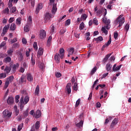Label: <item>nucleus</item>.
Here are the masks:
<instances>
[{
  "mask_svg": "<svg viewBox=\"0 0 131 131\" xmlns=\"http://www.w3.org/2000/svg\"><path fill=\"white\" fill-rule=\"evenodd\" d=\"M29 102V97L27 96L25 97L24 96H21L19 101L20 103V108L21 110H23V108H24V105H26L27 103Z\"/></svg>",
  "mask_w": 131,
  "mask_h": 131,
  "instance_id": "obj_1",
  "label": "nucleus"
},
{
  "mask_svg": "<svg viewBox=\"0 0 131 131\" xmlns=\"http://www.w3.org/2000/svg\"><path fill=\"white\" fill-rule=\"evenodd\" d=\"M64 49L61 48L59 50L60 54L59 53H56L55 55L54 60L57 63H60V59H61H61H63V57H64Z\"/></svg>",
  "mask_w": 131,
  "mask_h": 131,
  "instance_id": "obj_2",
  "label": "nucleus"
},
{
  "mask_svg": "<svg viewBox=\"0 0 131 131\" xmlns=\"http://www.w3.org/2000/svg\"><path fill=\"white\" fill-rule=\"evenodd\" d=\"M104 10V16H106L107 15V9L104 8L99 9L98 6H96L94 8V14H96L97 16H99L101 17V14L103 13V11Z\"/></svg>",
  "mask_w": 131,
  "mask_h": 131,
  "instance_id": "obj_3",
  "label": "nucleus"
},
{
  "mask_svg": "<svg viewBox=\"0 0 131 131\" xmlns=\"http://www.w3.org/2000/svg\"><path fill=\"white\" fill-rule=\"evenodd\" d=\"M12 116V113L9 111L8 110H5L3 112V117L5 121H8V120L10 119Z\"/></svg>",
  "mask_w": 131,
  "mask_h": 131,
  "instance_id": "obj_4",
  "label": "nucleus"
},
{
  "mask_svg": "<svg viewBox=\"0 0 131 131\" xmlns=\"http://www.w3.org/2000/svg\"><path fill=\"white\" fill-rule=\"evenodd\" d=\"M116 22L117 24H119L118 27L120 28L122 26V25L124 23L125 20L124 17H123V15H120L116 20Z\"/></svg>",
  "mask_w": 131,
  "mask_h": 131,
  "instance_id": "obj_5",
  "label": "nucleus"
},
{
  "mask_svg": "<svg viewBox=\"0 0 131 131\" xmlns=\"http://www.w3.org/2000/svg\"><path fill=\"white\" fill-rule=\"evenodd\" d=\"M13 80H14V76H10L6 78V81L5 82V84L4 85L5 89H7L9 86V84L12 82Z\"/></svg>",
  "mask_w": 131,
  "mask_h": 131,
  "instance_id": "obj_6",
  "label": "nucleus"
},
{
  "mask_svg": "<svg viewBox=\"0 0 131 131\" xmlns=\"http://www.w3.org/2000/svg\"><path fill=\"white\" fill-rule=\"evenodd\" d=\"M102 20H103V22H104L105 25H106L105 26L106 29L107 30L110 29V27H111V26H110V23H111L110 19H107V18H106L105 17H104Z\"/></svg>",
  "mask_w": 131,
  "mask_h": 131,
  "instance_id": "obj_7",
  "label": "nucleus"
},
{
  "mask_svg": "<svg viewBox=\"0 0 131 131\" xmlns=\"http://www.w3.org/2000/svg\"><path fill=\"white\" fill-rule=\"evenodd\" d=\"M54 17V15L52 14H50V13L47 12L46 14H45L44 17V21L45 22L47 23L49 20L51 19V18H53Z\"/></svg>",
  "mask_w": 131,
  "mask_h": 131,
  "instance_id": "obj_8",
  "label": "nucleus"
},
{
  "mask_svg": "<svg viewBox=\"0 0 131 131\" xmlns=\"http://www.w3.org/2000/svg\"><path fill=\"white\" fill-rule=\"evenodd\" d=\"M9 28H10V24H8L4 26L3 30V32L1 34L2 36H4L5 34H6L7 32H8V30H9Z\"/></svg>",
  "mask_w": 131,
  "mask_h": 131,
  "instance_id": "obj_9",
  "label": "nucleus"
},
{
  "mask_svg": "<svg viewBox=\"0 0 131 131\" xmlns=\"http://www.w3.org/2000/svg\"><path fill=\"white\" fill-rule=\"evenodd\" d=\"M16 54H17L18 60L20 61H22L24 59V56H23V54L21 53V51L18 50L16 51Z\"/></svg>",
  "mask_w": 131,
  "mask_h": 131,
  "instance_id": "obj_10",
  "label": "nucleus"
},
{
  "mask_svg": "<svg viewBox=\"0 0 131 131\" xmlns=\"http://www.w3.org/2000/svg\"><path fill=\"white\" fill-rule=\"evenodd\" d=\"M42 8H43V4L42 3H39L36 6V13L38 14V13H39V10H41Z\"/></svg>",
  "mask_w": 131,
  "mask_h": 131,
  "instance_id": "obj_11",
  "label": "nucleus"
},
{
  "mask_svg": "<svg viewBox=\"0 0 131 131\" xmlns=\"http://www.w3.org/2000/svg\"><path fill=\"white\" fill-rule=\"evenodd\" d=\"M66 91L67 92L68 95L71 94V83H68L66 86Z\"/></svg>",
  "mask_w": 131,
  "mask_h": 131,
  "instance_id": "obj_12",
  "label": "nucleus"
},
{
  "mask_svg": "<svg viewBox=\"0 0 131 131\" xmlns=\"http://www.w3.org/2000/svg\"><path fill=\"white\" fill-rule=\"evenodd\" d=\"M117 123H118V119L117 118H115L113 120V121H112L110 127L111 128H113V127L116 125L117 124Z\"/></svg>",
  "mask_w": 131,
  "mask_h": 131,
  "instance_id": "obj_13",
  "label": "nucleus"
},
{
  "mask_svg": "<svg viewBox=\"0 0 131 131\" xmlns=\"http://www.w3.org/2000/svg\"><path fill=\"white\" fill-rule=\"evenodd\" d=\"M43 49H42V48H39L37 54V58H40V56L43 55Z\"/></svg>",
  "mask_w": 131,
  "mask_h": 131,
  "instance_id": "obj_14",
  "label": "nucleus"
},
{
  "mask_svg": "<svg viewBox=\"0 0 131 131\" xmlns=\"http://www.w3.org/2000/svg\"><path fill=\"white\" fill-rule=\"evenodd\" d=\"M46 35H47V33H46V31H45L44 30H41L40 31V38H41V39L45 38V37H46Z\"/></svg>",
  "mask_w": 131,
  "mask_h": 131,
  "instance_id": "obj_15",
  "label": "nucleus"
},
{
  "mask_svg": "<svg viewBox=\"0 0 131 131\" xmlns=\"http://www.w3.org/2000/svg\"><path fill=\"white\" fill-rule=\"evenodd\" d=\"M19 63H16V64H14L12 66V71L15 73L16 72V70L18 69L19 68Z\"/></svg>",
  "mask_w": 131,
  "mask_h": 131,
  "instance_id": "obj_16",
  "label": "nucleus"
},
{
  "mask_svg": "<svg viewBox=\"0 0 131 131\" xmlns=\"http://www.w3.org/2000/svg\"><path fill=\"white\" fill-rule=\"evenodd\" d=\"M11 70H12V67L7 66L4 69V71L5 72V73H6V74H9V73L11 72Z\"/></svg>",
  "mask_w": 131,
  "mask_h": 131,
  "instance_id": "obj_17",
  "label": "nucleus"
},
{
  "mask_svg": "<svg viewBox=\"0 0 131 131\" xmlns=\"http://www.w3.org/2000/svg\"><path fill=\"white\" fill-rule=\"evenodd\" d=\"M7 102L9 105H12L14 103V98L12 96L8 97Z\"/></svg>",
  "mask_w": 131,
  "mask_h": 131,
  "instance_id": "obj_18",
  "label": "nucleus"
},
{
  "mask_svg": "<svg viewBox=\"0 0 131 131\" xmlns=\"http://www.w3.org/2000/svg\"><path fill=\"white\" fill-rule=\"evenodd\" d=\"M24 30L25 32H28L30 30V25L27 24L24 28Z\"/></svg>",
  "mask_w": 131,
  "mask_h": 131,
  "instance_id": "obj_19",
  "label": "nucleus"
},
{
  "mask_svg": "<svg viewBox=\"0 0 131 131\" xmlns=\"http://www.w3.org/2000/svg\"><path fill=\"white\" fill-rule=\"evenodd\" d=\"M76 126L78 128H81L83 126V121L82 120H81L79 123H78L76 124Z\"/></svg>",
  "mask_w": 131,
  "mask_h": 131,
  "instance_id": "obj_20",
  "label": "nucleus"
},
{
  "mask_svg": "<svg viewBox=\"0 0 131 131\" xmlns=\"http://www.w3.org/2000/svg\"><path fill=\"white\" fill-rule=\"evenodd\" d=\"M27 76L28 81H30V82H32V81H33V77H32L31 74H28Z\"/></svg>",
  "mask_w": 131,
  "mask_h": 131,
  "instance_id": "obj_21",
  "label": "nucleus"
},
{
  "mask_svg": "<svg viewBox=\"0 0 131 131\" xmlns=\"http://www.w3.org/2000/svg\"><path fill=\"white\" fill-rule=\"evenodd\" d=\"M34 116L35 118H39V117L41 116V112H40L39 110H37Z\"/></svg>",
  "mask_w": 131,
  "mask_h": 131,
  "instance_id": "obj_22",
  "label": "nucleus"
},
{
  "mask_svg": "<svg viewBox=\"0 0 131 131\" xmlns=\"http://www.w3.org/2000/svg\"><path fill=\"white\" fill-rule=\"evenodd\" d=\"M56 12H57V6H56V4H53V8L52 10V14H53V15H55Z\"/></svg>",
  "mask_w": 131,
  "mask_h": 131,
  "instance_id": "obj_23",
  "label": "nucleus"
},
{
  "mask_svg": "<svg viewBox=\"0 0 131 131\" xmlns=\"http://www.w3.org/2000/svg\"><path fill=\"white\" fill-rule=\"evenodd\" d=\"M50 33H51V34H53V33H54V32L55 31V26L54 25H52L50 28Z\"/></svg>",
  "mask_w": 131,
  "mask_h": 131,
  "instance_id": "obj_24",
  "label": "nucleus"
},
{
  "mask_svg": "<svg viewBox=\"0 0 131 131\" xmlns=\"http://www.w3.org/2000/svg\"><path fill=\"white\" fill-rule=\"evenodd\" d=\"M111 37L110 38L109 40L107 41V43H106L105 45H104L102 47V49H105V48H107V47H108V46H110V45L111 44Z\"/></svg>",
  "mask_w": 131,
  "mask_h": 131,
  "instance_id": "obj_25",
  "label": "nucleus"
},
{
  "mask_svg": "<svg viewBox=\"0 0 131 131\" xmlns=\"http://www.w3.org/2000/svg\"><path fill=\"white\" fill-rule=\"evenodd\" d=\"M22 21V18L18 17L16 20V25H18V26H20L21 25V21Z\"/></svg>",
  "mask_w": 131,
  "mask_h": 131,
  "instance_id": "obj_26",
  "label": "nucleus"
},
{
  "mask_svg": "<svg viewBox=\"0 0 131 131\" xmlns=\"http://www.w3.org/2000/svg\"><path fill=\"white\" fill-rule=\"evenodd\" d=\"M94 40H95L97 42H99V41H103V37L100 36L97 38H94Z\"/></svg>",
  "mask_w": 131,
  "mask_h": 131,
  "instance_id": "obj_27",
  "label": "nucleus"
},
{
  "mask_svg": "<svg viewBox=\"0 0 131 131\" xmlns=\"http://www.w3.org/2000/svg\"><path fill=\"white\" fill-rule=\"evenodd\" d=\"M68 51L70 55H73V53H74V48H70L68 49Z\"/></svg>",
  "mask_w": 131,
  "mask_h": 131,
  "instance_id": "obj_28",
  "label": "nucleus"
},
{
  "mask_svg": "<svg viewBox=\"0 0 131 131\" xmlns=\"http://www.w3.org/2000/svg\"><path fill=\"white\" fill-rule=\"evenodd\" d=\"M19 82H20L21 83H23V82H26V78H25V76H22L20 79Z\"/></svg>",
  "mask_w": 131,
  "mask_h": 131,
  "instance_id": "obj_29",
  "label": "nucleus"
},
{
  "mask_svg": "<svg viewBox=\"0 0 131 131\" xmlns=\"http://www.w3.org/2000/svg\"><path fill=\"white\" fill-rule=\"evenodd\" d=\"M7 77V74L5 73H0V79H4Z\"/></svg>",
  "mask_w": 131,
  "mask_h": 131,
  "instance_id": "obj_30",
  "label": "nucleus"
},
{
  "mask_svg": "<svg viewBox=\"0 0 131 131\" xmlns=\"http://www.w3.org/2000/svg\"><path fill=\"white\" fill-rule=\"evenodd\" d=\"M107 28H106V26L102 27L101 29V31L104 33L106 35L108 34V31H107Z\"/></svg>",
  "mask_w": 131,
  "mask_h": 131,
  "instance_id": "obj_31",
  "label": "nucleus"
},
{
  "mask_svg": "<svg viewBox=\"0 0 131 131\" xmlns=\"http://www.w3.org/2000/svg\"><path fill=\"white\" fill-rule=\"evenodd\" d=\"M112 68V65L107 63L106 65V69L107 70V71H110V70H111V69Z\"/></svg>",
  "mask_w": 131,
  "mask_h": 131,
  "instance_id": "obj_32",
  "label": "nucleus"
},
{
  "mask_svg": "<svg viewBox=\"0 0 131 131\" xmlns=\"http://www.w3.org/2000/svg\"><path fill=\"white\" fill-rule=\"evenodd\" d=\"M10 30L14 31V30L16 29V25L14 23H12L10 26Z\"/></svg>",
  "mask_w": 131,
  "mask_h": 131,
  "instance_id": "obj_33",
  "label": "nucleus"
},
{
  "mask_svg": "<svg viewBox=\"0 0 131 131\" xmlns=\"http://www.w3.org/2000/svg\"><path fill=\"white\" fill-rule=\"evenodd\" d=\"M11 58L8 56L4 59V62H5V63H10V62H11Z\"/></svg>",
  "mask_w": 131,
  "mask_h": 131,
  "instance_id": "obj_34",
  "label": "nucleus"
},
{
  "mask_svg": "<svg viewBox=\"0 0 131 131\" xmlns=\"http://www.w3.org/2000/svg\"><path fill=\"white\" fill-rule=\"evenodd\" d=\"M39 94V86L37 85L35 90V95H38Z\"/></svg>",
  "mask_w": 131,
  "mask_h": 131,
  "instance_id": "obj_35",
  "label": "nucleus"
},
{
  "mask_svg": "<svg viewBox=\"0 0 131 131\" xmlns=\"http://www.w3.org/2000/svg\"><path fill=\"white\" fill-rule=\"evenodd\" d=\"M27 24H32V17H31V16H29L28 20H27Z\"/></svg>",
  "mask_w": 131,
  "mask_h": 131,
  "instance_id": "obj_36",
  "label": "nucleus"
},
{
  "mask_svg": "<svg viewBox=\"0 0 131 131\" xmlns=\"http://www.w3.org/2000/svg\"><path fill=\"white\" fill-rule=\"evenodd\" d=\"M111 55H112V53L109 54H107L105 56V57H104V58L103 59V62H106V61H107L108 60V59H109V57H110V56H111Z\"/></svg>",
  "mask_w": 131,
  "mask_h": 131,
  "instance_id": "obj_37",
  "label": "nucleus"
},
{
  "mask_svg": "<svg viewBox=\"0 0 131 131\" xmlns=\"http://www.w3.org/2000/svg\"><path fill=\"white\" fill-rule=\"evenodd\" d=\"M40 127V125L39 121H37V122H36V123H35V129H38Z\"/></svg>",
  "mask_w": 131,
  "mask_h": 131,
  "instance_id": "obj_38",
  "label": "nucleus"
},
{
  "mask_svg": "<svg viewBox=\"0 0 131 131\" xmlns=\"http://www.w3.org/2000/svg\"><path fill=\"white\" fill-rule=\"evenodd\" d=\"M52 36H50L48 39L47 45H48V47H50V46L51 45V41H52Z\"/></svg>",
  "mask_w": 131,
  "mask_h": 131,
  "instance_id": "obj_39",
  "label": "nucleus"
},
{
  "mask_svg": "<svg viewBox=\"0 0 131 131\" xmlns=\"http://www.w3.org/2000/svg\"><path fill=\"white\" fill-rule=\"evenodd\" d=\"M8 56H13V49H9L7 51Z\"/></svg>",
  "mask_w": 131,
  "mask_h": 131,
  "instance_id": "obj_40",
  "label": "nucleus"
},
{
  "mask_svg": "<svg viewBox=\"0 0 131 131\" xmlns=\"http://www.w3.org/2000/svg\"><path fill=\"white\" fill-rule=\"evenodd\" d=\"M112 119V117H110L109 119H105V121L104 122V125H107L109 123L110 120H111Z\"/></svg>",
  "mask_w": 131,
  "mask_h": 131,
  "instance_id": "obj_41",
  "label": "nucleus"
},
{
  "mask_svg": "<svg viewBox=\"0 0 131 131\" xmlns=\"http://www.w3.org/2000/svg\"><path fill=\"white\" fill-rule=\"evenodd\" d=\"M96 71H97V67H95L91 71V75H93V74H94Z\"/></svg>",
  "mask_w": 131,
  "mask_h": 131,
  "instance_id": "obj_42",
  "label": "nucleus"
},
{
  "mask_svg": "<svg viewBox=\"0 0 131 131\" xmlns=\"http://www.w3.org/2000/svg\"><path fill=\"white\" fill-rule=\"evenodd\" d=\"M84 28V23L83 22H82L79 26V29L80 30H82Z\"/></svg>",
  "mask_w": 131,
  "mask_h": 131,
  "instance_id": "obj_43",
  "label": "nucleus"
},
{
  "mask_svg": "<svg viewBox=\"0 0 131 131\" xmlns=\"http://www.w3.org/2000/svg\"><path fill=\"white\" fill-rule=\"evenodd\" d=\"M93 24L94 25H98L99 23L98 21V19L96 18H94L93 20Z\"/></svg>",
  "mask_w": 131,
  "mask_h": 131,
  "instance_id": "obj_44",
  "label": "nucleus"
},
{
  "mask_svg": "<svg viewBox=\"0 0 131 131\" xmlns=\"http://www.w3.org/2000/svg\"><path fill=\"white\" fill-rule=\"evenodd\" d=\"M14 109L15 110V115L16 116H17L19 114V111L17 109V106H14Z\"/></svg>",
  "mask_w": 131,
  "mask_h": 131,
  "instance_id": "obj_45",
  "label": "nucleus"
},
{
  "mask_svg": "<svg viewBox=\"0 0 131 131\" xmlns=\"http://www.w3.org/2000/svg\"><path fill=\"white\" fill-rule=\"evenodd\" d=\"M20 47V45L18 43H14L12 46V48H16L17 49H19Z\"/></svg>",
  "mask_w": 131,
  "mask_h": 131,
  "instance_id": "obj_46",
  "label": "nucleus"
},
{
  "mask_svg": "<svg viewBox=\"0 0 131 131\" xmlns=\"http://www.w3.org/2000/svg\"><path fill=\"white\" fill-rule=\"evenodd\" d=\"M74 91H77L78 90V86H77V83L75 82L73 86Z\"/></svg>",
  "mask_w": 131,
  "mask_h": 131,
  "instance_id": "obj_47",
  "label": "nucleus"
},
{
  "mask_svg": "<svg viewBox=\"0 0 131 131\" xmlns=\"http://www.w3.org/2000/svg\"><path fill=\"white\" fill-rule=\"evenodd\" d=\"M12 2H14V0H9V1L8 5H9L10 9H11V8H12V7H13V4H12Z\"/></svg>",
  "mask_w": 131,
  "mask_h": 131,
  "instance_id": "obj_48",
  "label": "nucleus"
},
{
  "mask_svg": "<svg viewBox=\"0 0 131 131\" xmlns=\"http://www.w3.org/2000/svg\"><path fill=\"white\" fill-rule=\"evenodd\" d=\"M121 64H120L119 66L116 67L115 69L113 70L114 71H118V70H120V68H121Z\"/></svg>",
  "mask_w": 131,
  "mask_h": 131,
  "instance_id": "obj_49",
  "label": "nucleus"
},
{
  "mask_svg": "<svg viewBox=\"0 0 131 131\" xmlns=\"http://www.w3.org/2000/svg\"><path fill=\"white\" fill-rule=\"evenodd\" d=\"M15 103H19V99H20V96L16 95L15 97Z\"/></svg>",
  "mask_w": 131,
  "mask_h": 131,
  "instance_id": "obj_50",
  "label": "nucleus"
},
{
  "mask_svg": "<svg viewBox=\"0 0 131 131\" xmlns=\"http://www.w3.org/2000/svg\"><path fill=\"white\" fill-rule=\"evenodd\" d=\"M16 7H13L10 8V12L11 13H15L16 12Z\"/></svg>",
  "mask_w": 131,
  "mask_h": 131,
  "instance_id": "obj_51",
  "label": "nucleus"
},
{
  "mask_svg": "<svg viewBox=\"0 0 131 131\" xmlns=\"http://www.w3.org/2000/svg\"><path fill=\"white\" fill-rule=\"evenodd\" d=\"M33 48L35 51H37V43L36 42H34L33 43Z\"/></svg>",
  "mask_w": 131,
  "mask_h": 131,
  "instance_id": "obj_52",
  "label": "nucleus"
},
{
  "mask_svg": "<svg viewBox=\"0 0 131 131\" xmlns=\"http://www.w3.org/2000/svg\"><path fill=\"white\" fill-rule=\"evenodd\" d=\"M23 127V123H21L18 126L17 130L18 131H20L21 129H22Z\"/></svg>",
  "mask_w": 131,
  "mask_h": 131,
  "instance_id": "obj_53",
  "label": "nucleus"
},
{
  "mask_svg": "<svg viewBox=\"0 0 131 131\" xmlns=\"http://www.w3.org/2000/svg\"><path fill=\"white\" fill-rule=\"evenodd\" d=\"M125 29L126 31V32H127L128 31V29H129V25L128 24H126L125 26Z\"/></svg>",
  "mask_w": 131,
  "mask_h": 131,
  "instance_id": "obj_54",
  "label": "nucleus"
},
{
  "mask_svg": "<svg viewBox=\"0 0 131 131\" xmlns=\"http://www.w3.org/2000/svg\"><path fill=\"white\" fill-rule=\"evenodd\" d=\"M25 71V68H23V67H20L19 72H20L21 73H24Z\"/></svg>",
  "mask_w": 131,
  "mask_h": 131,
  "instance_id": "obj_55",
  "label": "nucleus"
},
{
  "mask_svg": "<svg viewBox=\"0 0 131 131\" xmlns=\"http://www.w3.org/2000/svg\"><path fill=\"white\" fill-rule=\"evenodd\" d=\"M9 12H10V10H9V8H6L5 10H3V13H4V14H9Z\"/></svg>",
  "mask_w": 131,
  "mask_h": 131,
  "instance_id": "obj_56",
  "label": "nucleus"
},
{
  "mask_svg": "<svg viewBox=\"0 0 131 131\" xmlns=\"http://www.w3.org/2000/svg\"><path fill=\"white\" fill-rule=\"evenodd\" d=\"M79 104H80V99H78L76 102V107H78V106H79Z\"/></svg>",
  "mask_w": 131,
  "mask_h": 131,
  "instance_id": "obj_57",
  "label": "nucleus"
},
{
  "mask_svg": "<svg viewBox=\"0 0 131 131\" xmlns=\"http://www.w3.org/2000/svg\"><path fill=\"white\" fill-rule=\"evenodd\" d=\"M81 18L82 19H83V20H86V18H88V15L85 14H84L81 16Z\"/></svg>",
  "mask_w": 131,
  "mask_h": 131,
  "instance_id": "obj_58",
  "label": "nucleus"
},
{
  "mask_svg": "<svg viewBox=\"0 0 131 131\" xmlns=\"http://www.w3.org/2000/svg\"><path fill=\"white\" fill-rule=\"evenodd\" d=\"M114 37L115 39H117V37H118V33L115 32L114 34Z\"/></svg>",
  "mask_w": 131,
  "mask_h": 131,
  "instance_id": "obj_59",
  "label": "nucleus"
},
{
  "mask_svg": "<svg viewBox=\"0 0 131 131\" xmlns=\"http://www.w3.org/2000/svg\"><path fill=\"white\" fill-rule=\"evenodd\" d=\"M55 76L56 77H57V78H59L61 77V76H62V74H61V73H60L57 72V73H55Z\"/></svg>",
  "mask_w": 131,
  "mask_h": 131,
  "instance_id": "obj_60",
  "label": "nucleus"
},
{
  "mask_svg": "<svg viewBox=\"0 0 131 131\" xmlns=\"http://www.w3.org/2000/svg\"><path fill=\"white\" fill-rule=\"evenodd\" d=\"M65 25L66 26H68V25H70V19H68L66 20Z\"/></svg>",
  "mask_w": 131,
  "mask_h": 131,
  "instance_id": "obj_61",
  "label": "nucleus"
},
{
  "mask_svg": "<svg viewBox=\"0 0 131 131\" xmlns=\"http://www.w3.org/2000/svg\"><path fill=\"white\" fill-rule=\"evenodd\" d=\"M21 40L23 45H26L27 43V40L25 38H23Z\"/></svg>",
  "mask_w": 131,
  "mask_h": 131,
  "instance_id": "obj_62",
  "label": "nucleus"
},
{
  "mask_svg": "<svg viewBox=\"0 0 131 131\" xmlns=\"http://www.w3.org/2000/svg\"><path fill=\"white\" fill-rule=\"evenodd\" d=\"M66 32V29H61L60 31V34H64Z\"/></svg>",
  "mask_w": 131,
  "mask_h": 131,
  "instance_id": "obj_63",
  "label": "nucleus"
},
{
  "mask_svg": "<svg viewBox=\"0 0 131 131\" xmlns=\"http://www.w3.org/2000/svg\"><path fill=\"white\" fill-rule=\"evenodd\" d=\"M35 4V1L34 0H31V5L32 7H33Z\"/></svg>",
  "mask_w": 131,
  "mask_h": 131,
  "instance_id": "obj_64",
  "label": "nucleus"
}]
</instances>
